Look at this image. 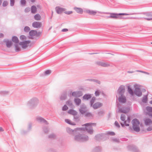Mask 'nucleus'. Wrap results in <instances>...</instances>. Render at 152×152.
Returning <instances> with one entry per match:
<instances>
[{"label": "nucleus", "mask_w": 152, "mask_h": 152, "mask_svg": "<svg viewBox=\"0 0 152 152\" xmlns=\"http://www.w3.org/2000/svg\"><path fill=\"white\" fill-rule=\"evenodd\" d=\"M85 12L89 15H94L96 14L97 13H99L100 14H106L110 15V16H107V18H113L115 19H124L126 18L122 16H120V15H129L130 14L127 13H111L110 12H104L99 11L92 10L90 9H87L85 11Z\"/></svg>", "instance_id": "1"}, {"label": "nucleus", "mask_w": 152, "mask_h": 152, "mask_svg": "<svg viewBox=\"0 0 152 152\" xmlns=\"http://www.w3.org/2000/svg\"><path fill=\"white\" fill-rule=\"evenodd\" d=\"M83 126H85V127L77 128L74 130H73L69 128H66V131L69 134H71L77 130H80L83 131L86 130L87 132L90 134H92L93 133L94 130L92 128V126H95L96 124L94 123H88L82 125Z\"/></svg>", "instance_id": "2"}, {"label": "nucleus", "mask_w": 152, "mask_h": 152, "mask_svg": "<svg viewBox=\"0 0 152 152\" xmlns=\"http://www.w3.org/2000/svg\"><path fill=\"white\" fill-rule=\"evenodd\" d=\"M88 139V137L84 134H78L75 135L74 137L75 140L80 142L86 141Z\"/></svg>", "instance_id": "3"}, {"label": "nucleus", "mask_w": 152, "mask_h": 152, "mask_svg": "<svg viewBox=\"0 0 152 152\" xmlns=\"http://www.w3.org/2000/svg\"><path fill=\"white\" fill-rule=\"evenodd\" d=\"M38 103V99L34 98L31 99L28 102L27 105L30 108H33L37 106Z\"/></svg>", "instance_id": "4"}, {"label": "nucleus", "mask_w": 152, "mask_h": 152, "mask_svg": "<svg viewBox=\"0 0 152 152\" xmlns=\"http://www.w3.org/2000/svg\"><path fill=\"white\" fill-rule=\"evenodd\" d=\"M126 116L124 114H122L121 116V120L124 121V124L122 123L121 122L120 124L121 126L124 127V126H129V123L130 122V119L129 117H128L127 120H125Z\"/></svg>", "instance_id": "5"}, {"label": "nucleus", "mask_w": 152, "mask_h": 152, "mask_svg": "<svg viewBox=\"0 0 152 152\" xmlns=\"http://www.w3.org/2000/svg\"><path fill=\"white\" fill-rule=\"evenodd\" d=\"M132 122L133 130L137 132H139L140 131V122L139 121L136 119H134L132 120Z\"/></svg>", "instance_id": "6"}, {"label": "nucleus", "mask_w": 152, "mask_h": 152, "mask_svg": "<svg viewBox=\"0 0 152 152\" xmlns=\"http://www.w3.org/2000/svg\"><path fill=\"white\" fill-rule=\"evenodd\" d=\"M135 88L134 93L138 96H140L142 95V92L139 88V85L135 84L134 85Z\"/></svg>", "instance_id": "7"}, {"label": "nucleus", "mask_w": 152, "mask_h": 152, "mask_svg": "<svg viewBox=\"0 0 152 152\" xmlns=\"http://www.w3.org/2000/svg\"><path fill=\"white\" fill-rule=\"evenodd\" d=\"M95 64L98 66L103 67H108L111 66L109 63L107 62H103L102 61H98L95 62Z\"/></svg>", "instance_id": "8"}, {"label": "nucleus", "mask_w": 152, "mask_h": 152, "mask_svg": "<svg viewBox=\"0 0 152 152\" xmlns=\"http://www.w3.org/2000/svg\"><path fill=\"white\" fill-rule=\"evenodd\" d=\"M125 91V86L123 85H121L119 87L117 91L118 94V96L123 95Z\"/></svg>", "instance_id": "9"}, {"label": "nucleus", "mask_w": 152, "mask_h": 152, "mask_svg": "<svg viewBox=\"0 0 152 152\" xmlns=\"http://www.w3.org/2000/svg\"><path fill=\"white\" fill-rule=\"evenodd\" d=\"M30 41L28 40L27 41L20 42L19 43V45L21 46L23 49H26L28 46V45L30 43Z\"/></svg>", "instance_id": "10"}, {"label": "nucleus", "mask_w": 152, "mask_h": 152, "mask_svg": "<svg viewBox=\"0 0 152 152\" xmlns=\"http://www.w3.org/2000/svg\"><path fill=\"white\" fill-rule=\"evenodd\" d=\"M118 112L122 113H126L128 112L129 110V107H124L120 108L118 107Z\"/></svg>", "instance_id": "11"}, {"label": "nucleus", "mask_w": 152, "mask_h": 152, "mask_svg": "<svg viewBox=\"0 0 152 152\" xmlns=\"http://www.w3.org/2000/svg\"><path fill=\"white\" fill-rule=\"evenodd\" d=\"M79 110L80 113L82 114H84L87 112V110L86 106L84 104H83L80 106Z\"/></svg>", "instance_id": "12"}, {"label": "nucleus", "mask_w": 152, "mask_h": 152, "mask_svg": "<svg viewBox=\"0 0 152 152\" xmlns=\"http://www.w3.org/2000/svg\"><path fill=\"white\" fill-rule=\"evenodd\" d=\"M36 119V121L38 122L41 123H45L46 124H48L47 121L41 117L37 116Z\"/></svg>", "instance_id": "13"}, {"label": "nucleus", "mask_w": 152, "mask_h": 152, "mask_svg": "<svg viewBox=\"0 0 152 152\" xmlns=\"http://www.w3.org/2000/svg\"><path fill=\"white\" fill-rule=\"evenodd\" d=\"M42 25V23L40 22L35 21L33 22L32 24V26L35 28H40Z\"/></svg>", "instance_id": "14"}, {"label": "nucleus", "mask_w": 152, "mask_h": 152, "mask_svg": "<svg viewBox=\"0 0 152 152\" xmlns=\"http://www.w3.org/2000/svg\"><path fill=\"white\" fill-rule=\"evenodd\" d=\"M118 100L119 102L122 103H125L126 101V97L124 95L118 96Z\"/></svg>", "instance_id": "15"}, {"label": "nucleus", "mask_w": 152, "mask_h": 152, "mask_svg": "<svg viewBox=\"0 0 152 152\" xmlns=\"http://www.w3.org/2000/svg\"><path fill=\"white\" fill-rule=\"evenodd\" d=\"M72 95L75 97H80L82 96V94L80 91H77L72 92Z\"/></svg>", "instance_id": "16"}, {"label": "nucleus", "mask_w": 152, "mask_h": 152, "mask_svg": "<svg viewBox=\"0 0 152 152\" xmlns=\"http://www.w3.org/2000/svg\"><path fill=\"white\" fill-rule=\"evenodd\" d=\"M4 42L6 43V45L8 48H10L12 45V41L8 39H5L4 40Z\"/></svg>", "instance_id": "17"}, {"label": "nucleus", "mask_w": 152, "mask_h": 152, "mask_svg": "<svg viewBox=\"0 0 152 152\" xmlns=\"http://www.w3.org/2000/svg\"><path fill=\"white\" fill-rule=\"evenodd\" d=\"M55 9L57 13L58 14H61L65 10L64 8L59 7H56Z\"/></svg>", "instance_id": "18"}, {"label": "nucleus", "mask_w": 152, "mask_h": 152, "mask_svg": "<svg viewBox=\"0 0 152 152\" xmlns=\"http://www.w3.org/2000/svg\"><path fill=\"white\" fill-rule=\"evenodd\" d=\"M102 105V104L101 103L98 102L95 103L94 105H92L93 107L95 109H97L101 107Z\"/></svg>", "instance_id": "19"}, {"label": "nucleus", "mask_w": 152, "mask_h": 152, "mask_svg": "<svg viewBox=\"0 0 152 152\" xmlns=\"http://www.w3.org/2000/svg\"><path fill=\"white\" fill-rule=\"evenodd\" d=\"M74 9L78 13L82 14L83 12V10L81 8L75 7Z\"/></svg>", "instance_id": "20"}, {"label": "nucleus", "mask_w": 152, "mask_h": 152, "mask_svg": "<svg viewBox=\"0 0 152 152\" xmlns=\"http://www.w3.org/2000/svg\"><path fill=\"white\" fill-rule=\"evenodd\" d=\"M145 123L146 125H152V121L149 118H146L145 120Z\"/></svg>", "instance_id": "21"}, {"label": "nucleus", "mask_w": 152, "mask_h": 152, "mask_svg": "<svg viewBox=\"0 0 152 152\" xmlns=\"http://www.w3.org/2000/svg\"><path fill=\"white\" fill-rule=\"evenodd\" d=\"M74 101L76 105L78 106L81 104V100L79 98H75L74 99Z\"/></svg>", "instance_id": "22"}, {"label": "nucleus", "mask_w": 152, "mask_h": 152, "mask_svg": "<svg viewBox=\"0 0 152 152\" xmlns=\"http://www.w3.org/2000/svg\"><path fill=\"white\" fill-rule=\"evenodd\" d=\"M92 97L91 94H86L84 95L83 98V99L88 100L90 99Z\"/></svg>", "instance_id": "23"}, {"label": "nucleus", "mask_w": 152, "mask_h": 152, "mask_svg": "<svg viewBox=\"0 0 152 152\" xmlns=\"http://www.w3.org/2000/svg\"><path fill=\"white\" fill-rule=\"evenodd\" d=\"M68 113L69 114H72L74 115H76L77 114V112L74 110H70L68 111Z\"/></svg>", "instance_id": "24"}, {"label": "nucleus", "mask_w": 152, "mask_h": 152, "mask_svg": "<svg viewBox=\"0 0 152 152\" xmlns=\"http://www.w3.org/2000/svg\"><path fill=\"white\" fill-rule=\"evenodd\" d=\"M19 45V43L15 44V50L16 52H19L20 50V48Z\"/></svg>", "instance_id": "25"}, {"label": "nucleus", "mask_w": 152, "mask_h": 152, "mask_svg": "<svg viewBox=\"0 0 152 152\" xmlns=\"http://www.w3.org/2000/svg\"><path fill=\"white\" fill-rule=\"evenodd\" d=\"M37 34V32L35 30H31L29 32V34L31 36H35Z\"/></svg>", "instance_id": "26"}, {"label": "nucleus", "mask_w": 152, "mask_h": 152, "mask_svg": "<svg viewBox=\"0 0 152 152\" xmlns=\"http://www.w3.org/2000/svg\"><path fill=\"white\" fill-rule=\"evenodd\" d=\"M12 40L13 42L15 43H15H19V40L17 38V37L14 36L12 37Z\"/></svg>", "instance_id": "27"}, {"label": "nucleus", "mask_w": 152, "mask_h": 152, "mask_svg": "<svg viewBox=\"0 0 152 152\" xmlns=\"http://www.w3.org/2000/svg\"><path fill=\"white\" fill-rule=\"evenodd\" d=\"M128 91L129 93L131 95L133 96L134 95V92L132 89L131 88L130 86H128Z\"/></svg>", "instance_id": "28"}, {"label": "nucleus", "mask_w": 152, "mask_h": 152, "mask_svg": "<svg viewBox=\"0 0 152 152\" xmlns=\"http://www.w3.org/2000/svg\"><path fill=\"white\" fill-rule=\"evenodd\" d=\"M146 110L147 111L150 113L149 115L152 117V107L149 106L147 107Z\"/></svg>", "instance_id": "29"}, {"label": "nucleus", "mask_w": 152, "mask_h": 152, "mask_svg": "<svg viewBox=\"0 0 152 152\" xmlns=\"http://www.w3.org/2000/svg\"><path fill=\"white\" fill-rule=\"evenodd\" d=\"M34 18L36 20H40L41 19V17L39 14H37L34 15Z\"/></svg>", "instance_id": "30"}, {"label": "nucleus", "mask_w": 152, "mask_h": 152, "mask_svg": "<svg viewBox=\"0 0 152 152\" xmlns=\"http://www.w3.org/2000/svg\"><path fill=\"white\" fill-rule=\"evenodd\" d=\"M37 11V8L35 6H32L31 7V12L33 13H35Z\"/></svg>", "instance_id": "31"}, {"label": "nucleus", "mask_w": 152, "mask_h": 152, "mask_svg": "<svg viewBox=\"0 0 152 152\" xmlns=\"http://www.w3.org/2000/svg\"><path fill=\"white\" fill-rule=\"evenodd\" d=\"M65 121L66 123L72 125H75V124L74 123L72 122L69 119H65Z\"/></svg>", "instance_id": "32"}, {"label": "nucleus", "mask_w": 152, "mask_h": 152, "mask_svg": "<svg viewBox=\"0 0 152 152\" xmlns=\"http://www.w3.org/2000/svg\"><path fill=\"white\" fill-rule=\"evenodd\" d=\"M148 98L147 96H144L142 100V101L144 103H146L147 101Z\"/></svg>", "instance_id": "33"}, {"label": "nucleus", "mask_w": 152, "mask_h": 152, "mask_svg": "<svg viewBox=\"0 0 152 152\" xmlns=\"http://www.w3.org/2000/svg\"><path fill=\"white\" fill-rule=\"evenodd\" d=\"M66 94H64L61 95L60 99L62 100H65L66 99Z\"/></svg>", "instance_id": "34"}, {"label": "nucleus", "mask_w": 152, "mask_h": 152, "mask_svg": "<svg viewBox=\"0 0 152 152\" xmlns=\"http://www.w3.org/2000/svg\"><path fill=\"white\" fill-rule=\"evenodd\" d=\"M101 151V148L99 147H96L93 150V152H100Z\"/></svg>", "instance_id": "35"}, {"label": "nucleus", "mask_w": 152, "mask_h": 152, "mask_svg": "<svg viewBox=\"0 0 152 152\" xmlns=\"http://www.w3.org/2000/svg\"><path fill=\"white\" fill-rule=\"evenodd\" d=\"M96 99V98L94 97H92L90 101V104L91 106H92L93 105V104L95 102V101Z\"/></svg>", "instance_id": "36"}, {"label": "nucleus", "mask_w": 152, "mask_h": 152, "mask_svg": "<svg viewBox=\"0 0 152 152\" xmlns=\"http://www.w3.org/2000/svg\"><path fill=\"white\" fill-rule=\"evenodd\" d=\"M85 116L89 117H91L93 116V115L91 113L89 112H86L85 113Z\"/></svg>", "instance_id": "37"}, {"label": "nucleus", "mask_w": 152, "mask_h": 152, "mask_svg": "<svg viewBox=\"0 0 152 152\" xmlns=\"http://www.w3.org/2000/svg\"><path fill=\"white\" fill-rule=\"evenodd\" d=\"M30 30V28L27 26L25 27L24 28V31L26 32H28Z\"/></svg>", "instance_id": "38"}, {"label": "nucleus", "mask_w": 152, "mask_h": 152, "mask_svg": "<svg viewBox=\"0 0 152 152\" xmlns=\"http://www.w3.org/2000/svg\"><path fill=\"white\" fill-rule=\"evenodd\" d=\"M20 3L21 5L23 6H25L26 4V0H21L20 1Z\"/></svg>", "instance_id": "39"}, {"label": "nucleus", "mask_w": 152, "mask_h": 152, "mask_svg": "<svg viewBox=\"0 0 152 152\" xmlns=\"http://www.w3.org/2000/svg\"><path fill=\"white\" fill-rule=\"evenodd\" d=\"M51 72L50 70H47L45 72V75H50Z\"/></svg>", "instance_id": "40"}, {"label": "nucleus", "mask_w": 152, "mask_h": 152, "mask_svg": "<svg viewBox=\"0 0 152 152\" xmlns=\"http://www.w3.org/2000/svg\"><path fill=\"white\" fill-rule=\"evenodd\" d=\"M104 114V112L102 110H100L99 111L98 113V115L99 116H102Z\"/></svg>", "instance_id": "41"}, {"label": "nucleus", "mask_w": 152, "mask_h": 152, "mask_svg": "<svg viewBox=\"0 0 152 152\" xmlns=\"http://www.w3.org/2000/svg\"><path fill=\"white\" fill-rule=\"evenodd\" d=\"M66 104L72 107V103L71 101L69 100L66 102Z\"/></svg>", "instance_id": "42"}, {"label": "nucleus", "mask_w": 152, "mask_h": 152, "mask_svg": "<svg viewBox=\"0 0 152 152\" xmlns=\"http://www.w3.org/2000/svg\"><path fill=\"white\" fill-rule=\"evenodd\" d=\"M101 92V91L99 90H97L96 91L95 93V95L96 96H98L99 95L100 93Z\"/></svg>", "instance_id": "43"}, {"label": "nucleus", "mask_w": 152, "mask_h": 152, "mask_svg": "<svg viewBox=\"0 0 152 152\" xmlns=\"http://www.w3.org/2000/svg\"><path fill=\"white\" fill-rule=\"evenodd\" d=\"M56 137V135L54 134H52L49 135L48 137L50 138H54Z\"/></svg>", "instance_id": "44"}, {"label": "nucleus", "mask_w": 152, "mask_h": 152, "mask_svg": "<svg viewBox=\"0 0 152 152\" xmlns=\"http://www.w3.org/2000/svg\"><path fill=\"white\" fill-rule=\"evenodd\" d=\"M136 71L137 72H140L142 73L145 74H147V75H149L150 74L148 72L143 71H142L137 70H136Z\"/></svg>", "instance_id": "45"}, {"label": "nucleus", "mask_w": 152, "mask_h": 152, "mask_svg": "<svg viewBox=\"0 0 152 152\" xmlns=\"http://www.w3.org/2000/svg\"><path fill=\"white\" fill-rule=\"evenodd\" d=\"M136 71L137 72H140L142 73L145 74H147V75H149L150 74L148 72L143 71H142L137 70H136Z\"/></svg>", "instance_id": "46"}, {"label": "nucleus", "mask_w": 152, "mask_h": 152, "mask_svg": "<svg viewBox=\"0 0 152 152\" xmlns=\"http://www.w3.org/2000/svg\"><path fill=\"white\" fill-rule=\"evenodd\" d=\"M20 38L21 40H24L26 39V37L24 35H22L20 36Z\"/></svg>", "instance_id": "47"}, {"label": "nucleus", "mask_w": 152, "mask_h": 152, "mask_svg": "<svg viewBox=\"0 0 152 152\" xmlns=\"http://www.w3.org/2000/svg\"><path fill=\"white\" fill-rule=\"evenodd\" d=\"M15 0H10V5L11 6H14L15 3Z\"/></svg>", "instance_id": "48"}, {"label": "nucleus", "mask_w": 152, "mask_h": 152, "mask_svg": "<svg viewBox=\"0 0 152 152\" xmlns=\"http://www.w3.org/2000/svg\"><path fill=\"white\" fill-rule=\"evenodd\" d=\"M8 4V2L7 1H4L3 3L2 6L3 7L6 6Z\"/></svg>", "instance_id": "49"}, {"label": "nucleus", "mask_w": 152, "mask_h": 152, "mask_svg": "<svg viewBox=\"0 0 152 152\" xmlns=\"http://www.w3.org/2000/svg\"><path fill=\"white\" fill-rule=\"evenodd\" d=\"M68 109V107L66 105H64L62 107V110L64 111L67 110Z\"/></svg>", "instance_id": "50"}, {"label": "nucleus", "mask_w": 152, "mask_h": 152, "mask_svg": "<svg viewBox=\"0 0 152 152\" xmlns=\"http://www.w3.org/2000/svg\"><path fill=\"white\" fill-rule=\"evenodd\" d=\"M112 141L113 142H119V139H117V138H113L112 139Z\"/></svg>", "instance_id": "51"}, {"label": "nucleus", "mask_w": 152, "mask_h": 152, "mask_svg": "<svg viewBox=\"0 0 152 152\" xmlns=\"http://www.w3.org/2000/svg\"><path fill=\"white\" fill-rule=\"evenodd\" d=\"M115 125L116 126L118 127V128H119L120 127V126L119 123H118V122L117 121H115Z\"/></svg>", "instance_id": "52"}, {"label": "nucleus", "mask_w": 152, "mask_h": 152, "mask_svg": "<svg viewBox=\"0 0 152 152\" xmlns=\"http://www.w3.org/2000/svg\"><path fill=\"white\" fill-rule=\"evenodd\" d=\"M64 13L66 14L70 15L72 14L73 13V12L72 11H68L65 12Z\"/></svg>", "instance_id": "53"}, {"label": "nucleus", "mask_w": 152, "mask_h": 152, "mask_svg": "<svg viewBox=\"0 0 152 152\" xmlns=\"http://www.w3.org/2000/svg\"><path fill=\"white\" fill-rule=\"evenodd\" d=\"M107 134L111 135H114L115 134V133L113 132H108L107 133Z\"/></svg>", "instance_id": "54"}, {"label": "nucleus", "mask_w": 152, "mask_h": 152, "mask_svg": "<svg viewBox=\"0 0 152 152\" xmlns=\"http://www.w3.org/2000/svg\"><path fill=\"white\" fill-rule=\"evenodd\" d=\"M43 130L45 133H47L48 131V129L46 127L44 128Z\"/></svg>", "instance_id": "55"}, {"label": "nucleus", "mask_w": 152, "mask_h": 152, "mask_svg": "<svg viewBox=\"0 0 152 152\" xmlns=\"http://www.w3.org/2000/svg\"><path fill=\"white\" fill-rule=\"evenodd\" d=\"M152 130V125L147 128V130L148 131H151Z\"/></svg>", "instance_id": "56"}, {"label": "nucleus", "mask_w": 152, "mask_h": 152, "mask_svg": "<svg viewBox=\"0 0 152 152\" xmlns=\"http://www.w3.org/2000/svg\"><path fill=\"white\" fill-rule=\"evenodd\" d=\"M146 15L147 16L149 17L150 18H152V15L150 13H147L146 14Z\"/></svg>", "instance_id": "57"}, {"label": "nucleus", "mask_w": 152, "mask_h": 152, "mask_svg": "<svg viewBox=\"0 0 152 152\" xmlns=\"http://www.w3.org/2000/svg\"><path fill=\"white\" fill-rule=\"evenodd\" d=\"M94 82L98 84H100V82L97 80L94 79Z\"/></svg>", "instance_id": "58"}, {"label": "nucleus", "mask_w": 152, "mask_h": 152, "mask_svg": "<svg viewBox=\"0 0 152 152\" xmlns=\"http://www.w3.org/2000/svg\"><path fill=\"white\" fill-rule=\"evenodd\" d=\"M30 8H26V9H25V12H29L30 11Z\"/></svg>", "instance_id": "59"}, {"label": "nucleus", "mask_w": 152, "mask_h": 152, "mask_svg": "<svg viewBox=\"0 0 152 152\" xmlns=\"http://www.w3.org/2000/svg\"><path fill=\"white\" fill-rule=\"evenodd\" d=\"M133 150L135 152H139V151L138 149H137V148H134V149Z\"/></svg>", "instance_id": "60"}, {"label": "nucleus", "mask_w": 152, "mask_h": 152, "mask_svg": "<svg viewBox=\"0 0 152 152\" xmlns=\"http://www.w3.org/2000/svg\"><path fill=\"white\" fill-rule=\"evenodd\" d=\"M144 18L145 19L148 20H152V18Z\"/></svg>", "instance_id": "61"}, {"label": "nucleus", "mask_w": 152, "mask_h": 152, "mask_svg": "<svg viewBox=\"0 0 152 152\" xmlns=\"http://www.w3.org/2000/svg\"><path fill=\"white\" fill-rule=\"evenodd\" d=\"M79 117L78 116H75L74 117V118L76 120H79Z\"/></svg>", "instance_id": "62"}, {"label": "nucleus", "mask_w": 152, "mask_h": 152, "mask_svg": "<svg viewBox=\"0 0 152 152\" xmlns=\"http://www.w3.org/2000/svg\"><path fill=\"white\" fill-rule=\"evenodd\" d=\"M68 31V29L66 28H64L62 29V31L63 32H66Z\"/></svg>", "instance_id": "63"}, {"label": "nucleus", "mask_w": 152, "mask_h": 152, "mask_svg": "<svg viewBox=\"0 0 152 152\" xmlns=\"http://www.w3.org/2000/svg\"><path fill=\"white\" fill-rule=\"evenodd\" d=\"M31 124H29L28 125V129H31Z\"/></svg>", "instance_id": "64"}]
</instances>
